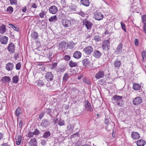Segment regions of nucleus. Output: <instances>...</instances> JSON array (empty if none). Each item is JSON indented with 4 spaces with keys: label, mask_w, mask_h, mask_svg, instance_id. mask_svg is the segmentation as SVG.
Listing matches in <instances>:
<instances>
[{
    "label": "nucleus",
    "mask_w": 146,
    "mask_h": 146,
    "mask_svg": "<svg viewBox=\"0 0 146 146\" xmlns=\"http://www.w3.org/2000/svg\"><path fill=\"white\" fill-rule=\"evenodd\" d=\"M123 98L122 96L116 95L113 96L111 98V100L114 103H115L118 106L123 107L124 103L123 101Z\"/></svg>",
    "instance_id": "nucleus-1"
},
{
    "label": "nucleus",
    "mask_w": 146,
    "mask_h": 146,
    "mask_svg": "<svg viewBox=\"0 0 146 146\" xmlns=\"http://www.w3.org/2000/svg\"><path fill=\"white\" fill-rule=\"evenodd\" d=\"M110 41L109 40H104L102 44V48L103 50L107 51L110 49Z\"/></svg>",
    "instance_id": "nucleus-2"
},
{
    "label": "nucleus",
    "mask_w": 146,
    "mask_h": 146,
    "mask_svg": "<svg viewBox=\"0 0 146 146\" xmlns=\"http://www.w3.org/2000/svg\"><path fill=\"white\" fill-rule=\"evenodd\" d=\"M83 24L85 25L87 30H91L92 27L93 25L92 22L89 20H88L87 19H86L83 22Z\"/></svg>",
    "instance_id": "nucleus-3"
},
{
    "label": "nucleus",
    "mask_w": 146,
    "mask_h": 146,
    "mask_svg": "<svg viewBox=\"0 0 146 146\" xmlns=\"http://www.w3.org/2000/svg\"><path fill=\"white\" fill-rule=\"evenodd\" d=\"M85 110L88 111L92 112L93 111V108L92 107L90 103L88 100H86L85 102Z\"/></svg>",
    "instance_id": "nucleus-4"
},
{
    "label": "nucleus",
    "mask_w": 146,
    "mask_h": 146,
    "mask_svg": "<svg viewBox=\"0 0 146 146\" xmlns=\"http://www.w3.org/2000/svg\"><path fill=\"white\" fill-rule=\"evenodd\" d=\"M142 102V98L141 97L138 96L133 100L132 103L134 105L137 106L138 105L141 104Z\"/></svg>",
    "instance_id": "nucleus-5"
},
{
    "label": "nucleus",
    "mask_w": 146,
    "mask_h": 146,
    "mask_svg": "<svg viewBox=\"0 0 146 146\" xmlns=\"http://www.w3.org/2000/svg\"><path fill=\"white\" fill-rule=\"evenodd\" d=\"M45 78L47 81H52L53 80L54 76L51 72H48L46 73Z\"/></svg>",
    "instance_id": "nucleus-6"
},
{
    "label": "nucleus",
    "mask_w": 146,
    "mask_h": 146,
    "mask_svg": "<svg viewBox=\"0 0 146 146\" xmlns=\"http://www.w3.org/2000/svg\"><path fill=\"white\" fill-rule=\"evenodd\" d=\"M61 22L62 25L65 28L70 27L72 25L71 21L66 19L62 21Z\"/></svg>",
    "instance_id": "nucleus-7"
},
{
    "label": "nucleus",
    "mask_w": 146,
    "mask_h": 146,
    "mask_svg": "<svg viewBox=\"0 0 146 146\" xmlns=\"http://www.w3.org/2000/svg\"><path fill=\"white\" fill-rule=\"evenodd\" d=\"M15 46L13 42H10L8 45L7 49L11 53L15 52Z\"/></svg>",
    "instance_id": "nucleus-8"
},
{
    "label": "nucleus",
    "mask_w": 146,
    "mask_h": 146,
    "mask_svg": "<svg viewBox=\"0 0 146 146\" xmlns=\"http://www.w3.org/2000/svg\"><path fill=\"white\" fill-rule=\"evenodd\" d=\"M50 123L47 119H43L40 123L41 126L43 127L46 128L50 125Z\"/></svg>",
    "instance_id": "nucleus-9"
},
{
    "label": "nucleus",
    "mask_w": 146,
    "mask_h": 146,
    "mask_svg": "<svg viewBox=\"0 0 146 146\" xmlns=\"http://www.w3.org/2000/svg\"><path fill=\"white\" fill-rule=\"evenodd\" d=\"M58 9L57 7L54 5L50 6L49 9V11L50 13L55 14L57 13Z\"/></svg>",
    "instance_id": "nucleus-10"
},
{
    "label": "nucleus",
    "mask_w": 146,
    "mask_h": 146,
    "mask_svg": "<svg viewBox=\"0 0 146 146\" xmlns=\"http://www.w3.org/2000/svg\"><path fill=\"white\" fill-rule=\"evenodd\" d=\"M95 19L96 20H100L103 19V15L97 11L94 14Z\"/></svg>",
    "instance_id": "nucleus-11"
},
{
    "label": "nucleus",
    "mask_w": 146,
    "mask_h": 146,
    "mask_svg": "<svg viewBox=\"0 0 146 146\" xmlns=\"http://www.w3.org/2000/svg\"><path fill=\"white\" fill-rule=\"evenodd\" d=\"M93 48L91 46H88L86 47L84 50L83 51L87 55L90 54L93 51Z\"/></svg>",
    "instance_id": "nucleus-12"
},
{
    "label": "nucleus",
    "mask_w": 146,
    "mask_h": 146,
    "mask_svg": "<svg viewBox=\"0 0 146 146\" xmlns=\"http://www.w3.org/2000/svg\"><path fill=\"white\" fill-rule=\"evenodd\" d=\"M101 55V53L98 50H95L93 52V55L96 58H100Z\"/></svg>",
    "instance_id": "nucleus-13"
},
{
    "label": "nucleus",
    "mask_w": 146,
    "mask_h": 146,
    "mask_svg": "<svg viewBox=\"0 0 146 146\" xmlns=\"http://www.w3.org/2000/svg\"><path fill=\"white\" fill-rule=\"evenodd\" d=\"M14 66V65L13 63L9 62L6 65L5 68L7 71H11L13 70Z\"/></svg>",
    "instance_id": "nucleus-14"
},
{
    "label": "nucleus",
    "mask_w": 146,
    "mask_h": 146,
    "mask_svg": "<svg viewBox=\"0 0 146 146\" xmlns=\"http://www.w3.org/2000/svg\"><path fill=\"white\" fill-rule=\"evenodd\" d=\"M104 75V71L102 70H100L95 75V77L97 79H99L103 77Z\"/></svg>",
    "instance_id": "nucleus-15"
},
{
    "label": "nucleus",
    "mask_w": 146,
    "mask_h": 146,
    "mask_svg": "<svg viewBox=\"0 0 146 146\" xmlns=\"http://www.w3.org/2000/svg\"><path fill=\"white\" fill-rule=\"evenodd\" d=\"M123 46V44L121 43H120L118 45L115 51V52L117 53V54H120L123 51V50H122Z\"/></svg>",
    "instance_id": "nucleus-16"
},
{
    "label": "nucleus",
    "mask_w": 146,
    "mask_h": 146,
    "mask_svg": "<svg viewBox=\"0 0 146 146\" xmlns=\"http://www.w3.org/2000/svg\"><path fill=\"white\" fill-rule=\"evenodd\" d=\"M82 62L83 66L84 67H88L90 64V61L87 58H86L83 60Z\"/></svg>",
    "instance_id": "nucleus-17"
},
{
    "label": "nucleus",
    "mask_w": 146,
    "mask_h": 146,
    "mask_svg": "<svg viewBox=\"0 0 146 146\" xmlns=\"http://www.w3.org/2000/svg\"><path fill=\"white\" fill-rule=\"evenodd\" d=\"M37 141L35 138L31 139L29 142V146H37Z\"/></svg>",
    "instance_id": "nucleus-18"
},
{
    "label": "nucleus",
    "mask_w": 146,
    "mask_h": 146,
    "mask_svg": "<svg viewBox=\"0 0 146 146\" xmlns=\"http://www.w3.org/2000/svg\"><path fill=\"white\" fill-rule=\"evenodd\" d=\"M131 137L134 139H137L140 137V135L137 132H132L131 133Z\"/></svg>",
    "instance_id": "nucleus-19"
},
{
    "label": "nucleus",
    "mask_w": 146,
    "mask_h": 146,
    "mask_svg": "<svg viewBox=\"0 0 146 146\" xmlns=\"http://www.w3.org/2000/svg\"><path fill=\"white\" fill-rule=\"evenodd\" d=\"M82 53L80 51H77L73 54V57L76 59L80 58L81 56Z\"/></svg>",
    "instance_id": "nucleus-20"
},
{
    "label": "nucleus",
    "mask_w": 146,
    "mask_h": 146,
    "mask_svg": "<svg viewBox=\"0 0 146 146\" xmlns=\"http://www.w3.org/2000/svg\"><path fill=\"white\" fill-rule=\"evenodd\" d=\"M54 110L53 109L50 108H48L44 110V112H45V113H46L48 115H49L50 116L52 117V115L51 113H52V111H54Z\"/></svg>",
    "instance_id": "nucleus-21"
},
{
    "label": "nucleus",
    "mask_w": 146,
    "mask_h": 146,
    "mask_svg": "<svg viewBox=\"0 0 146 146\" xmlns=\"http://www.w3.org/2000/svg\"><path fill=\"white\" fill-rule=\"evenodd\" d=\"M8 40L7 37H0V42L2 44H6L8 42Z\"/></svg>",
    "instance_id": "nucleus-22"
},
{
    "label": "nucleus",
    "mask_w": 146,
    "mask_h": 146,
    "mask_svg": "<svg viewBox=\"0 0 146 146\" xmlns=\"http://www.w3.org/2000/svg\"><path fill=\"white\" fill-rule=\"evenodd\" d=\"M145 143V141L141 139L138 140L137 142V146H143Z\"/></svg>",
    "instance_id": "nucleus-23"
},
{
    "label": "nucleus",
    "mask_w": 146,
    "mask_h": 146,
    "mask_svg": "<svg viewBox=\"0 0 146 146\" xmlns=\"http://www.w3.org/2000/svg\"><path fill=\"white\" fill-rule=\"evenodd\" d=\"M15 139L17 141H16V144L17 145H19L21 141L22 137L21 135L15 137Z\"/></svg>",
    "instance_id": "nucleus-24"
},
{
    "label": "nucleus",
    "mask_w": 146,
    "mask_h": 146,
    "mask_svg": "<svg viewBox=\"0 0 146 146\" xmlns=\"http://www.w3.org/2000/svg\"><path fill=\"white\" fill-rule=\"evenodd\" d=\"M80 3L85 6L88 7L89 5L90 2L89 0H81Z\"/></svg>",
    "instance_id": "nucleus-25"
},
{
    "label": "nucleus",
    "mask_w": 146,
    "mask_h": 146,
    "mask_svg": "<svg viewBox=\"0 0 146 146\" xmlns=\"http://www.w3.org/2000/svg\"><path fill=\"white\" fill-rule=\"evenodd\" d=\"M6 26L3 24L0 26V33L3 34L6 31Z\"/></svg>",
    "instance_id": "nucleus-26"
},
{
    "label": "nucleus",
    "mask_w": 146,
    "mask_h": 146,
    "mask_svg": "<svg viewBox=\"0 0 146 146\" xmlns=\"http://www.w3.org/2000/svg\"><path fill=\"white\" fill-rule=\"evenodd\" d=\"M58 18L62 21L66 19V17L64 14L61 13L58 15Z\"/></svg>",
    "instance_id": "nucleus-27"
},
{
    "label": "nucleus",
    "mask_w": 146,
    "mask_h": 146,
    "mask_svg": "<svg viewBox=\"0 0 146 146\" xmlns=\"http://www.w3.org/2000/svg\"><path fill=\"white\" fill-rule=\"evenodd\" d=\"M141 88L140 85L138 84L133 83V88L134 90H139Z\"/></svg>",
    "instance_id": "nucleus-28"
},
{
    "label": "nucleus",
    "mask_w": 146,
    "mask_h": 146,
    "mask_svg": "<svg viewBox=\"0 0 146 146\" xmlns=\"http://www.w3.org/2000/svg\"><path fill=\"white\" fill-rule=\"evenodd\" d=\"M1 80L3 81L9 83L10 82L11 78L9 76H5L2 78Z\"/></svg>",
    "instance_id": "nucleus-29"
},
{
    "label": "nucleus",
    "mask_w": 146,
    "mask_h": 146,
    "mask_svg": "<svg viewBox=\"0 0 146 146\" xmlns=\"http://www.w3.org/2000/svg\"><path fill=\"white\" fill-rule=\"evenodd\" d=\"M78 64L77 63L74 62L72 60L70 61L69 63V66L71 68L77 66Z\"/></svg>",
    "instance_id": "nucleus-30"
},
{
    "label": "nucleus",
    "mask_w": 146,
    "mask_h": 146,
    "mask_svg": "<svg viewBox=\"0 0 146 146\" xmlns=\"http://www.w3.org/2000/svg\"><path fill=\"white\" fill-rule=\"evenodd\" d=\"M57 20V17L56 15H54L51 16L48 19V20L50 22L55 23L56 21Z\"/></svg>",
    "instance_id": "nucleus-31"
},
{
    "label": "nucleus",
    "mask_w": 146,
    "mask_h": 146,
    "mask_svg": "<svg viewBox=\"0 0 146 146\" xmlns=\"http://www.w3.org/2000/svg\"><path fill=\"white\" fill-rule=\"evenodd\" d=\"M21 113L22 111L21 108L20 107H18L15 110V113L17 117H18Z\"/></svg>",
    "instance_id": "nucleus-32"
},
{
    "label": "nucleus",
    "mask_w": 146,
    "mask_h": 146,
    "mask_svg": "<svg viewBox=\"0 0 146 146\" xmlns=\"http://www.w3.org/2000/svg\"><path fill=\"white\" fill-rule=\"evenodd\" d=\"M51 135L50 131H47L44 132L42 137L46 139L48 138Z\"/></svg>",
    "instance_id": "nucleus-33"
},
{
    "label": "nucleus",
    "mask_w": 146,
    "mask_h": 146,
    "mask_svg": "<svg viewBox=\"0 0 146 146\" xmlns=\"http://www.w3.org/2000/svg\"><path fill=\"white\" fill-rule=\"evenodd\" d=\"M66 44L67 43H66V42L64 41H62L60 43L59 46L60 48L63 49L66 47Z\"/></svg>",
    "instance_id": "nucleus-34"
},
{
    "label": "nucleus",
    "mask_w": 146,
    "mask_h": 146,
    "mask_svg": "<svg viewBox=\"0 0 146 146\" xmlns=\"http://www.w3.org/2000/svg\"><path fill=\"white\" fill-rule=\"evenodd\" d=\"M19 80V78L18 76L16 75L13 77L12 81L13 83L17 84Z\"/></svg>",
    "instance_id": "nucleus-35"
},
{
    "label": "nucleus",
    "mask_w": 146,
    "mask_h": 146,
    "mask_svg": "<svg viewBox=\"0 0 146 146\" xmlns=\"http://www.w3.org/2000/svg\"><path fill=\"white\" fill-rule=\"evenodd\" d=\"M121 64V62L120 61L117 60L115 61L114 63V65L115 67L116 68H119Z\"/></svg>",
    "instance_id": "nucleus-36"
},
{
    "label": "nucleus",
    "mask_w": 146,
    "mask_h": 146,
    "mask_svg": "<svg viewBox=\"0 0 146 146\" xmlns=\"http://www.w3.org/2000/svg\"><path fill=\"white\" fill-rule=\"evenodd\" d=\"M69 78L68 74L66 73L64 74L63 77V78L62 80L66 82Z\"/></svg>",
    "instance_id": "nucleus-37"
},
{
    "label": "nucleus",
    "mask_w": 146,
    "mask_h": 146,
    "mask_svg": "<svg viewBox=\"0 0 146 146\" xmlns=\"http://www.w3.org/2000/svg\"><path fill=\"white\" fill-rule=\"evenodd\" d=\"M58 125L60 126L65 125L64 121L61 118H60L58 121Z\"/></svg>",
    "instance_id": "nucleus-38"
},
{
    "label": "nucleus",
    "mask_w": 146,
    "mask_h": 146,
    "mask_svg": "<svg viewBox=\"0 0 146 146\" xmlns=\"http://www.w3.org/2000/svg\"><path fill=\"white\" fill-rule=\"evenodd\" d=\"M37 85L38 86L41 87L43 86L44 85V82L41 80H37Z\"/></svg>",
    "instance_id": "nucleus-39"
},
{
    "label": "nucleus",
    "mask_w": 146,
    "mask_h": 146,
    "mask_svg": "<svg viewBox=\"0 0 146 146\" xmlns=\"http://www.w3.org/2000/svg\"><path fill=\"white\" fill-rule=\"evenodd\" d=\"M47 57L50 61H51L53 57V53L52 52H49L47 54Z\"/></svg>",
    "instance_id": "nucleus-40"
},
{
    "label": "nucleus",
    "mask_w": 146,
    "mask_h": 146,
    "mask_svg": "<svg viewBox=\"0 0 146 146\" xmlns=\"http://www.w3.org/2000/svg\"><path fill=\"white\" fill-rule=\"evenodd\" d=\"M13 7L11 6H9L7 8L6 11L8 13L11 14L13 12Z\"/></svg>",
    "instance_id": "nucleus-41"
},
{
    "label": "nucleus",
    "mask_w": 146,
    "mask_h": 146,
    "mask_svg": "<svg viewBox=\"0 0 146 146\" xmlns=\"http://www.w3.org/2000/svg\"><path fill=\"white\" fill-rule=\"evenodd\" d=\"M83 80L84 82L87 84L89 85L91 84V82L88 78H84Z\"/></svg>",
    "instance_id": "nucleus-42"
},
{
    "label": "nucleus",
    "mask_w": 146,
    "mask_h": 146,
    "mask_svg": "<svg viewBox=\"0 0 146 146\" xmlns=\"http://www.w3.org/2000/svg\"><path fill=\"white\" fill-rule=\"evenodd\" d=\"M34 135L33 132L29 131L28 133L27 137L29 138H33V137Z\"/></svg>",
    "instance_id": "nucleus-43"
},
{
    "label": "nucleus",
    "mask_w": 146,
    "mask_h": 146,
    "mask_svg": "<svg viewBox=\"0 0 146 146\" xmlns=\"http://www.w3.org/2000/svg\"><path fill=\"white\" fill-rule=\"evenodd\" d=\"M21 67V64L20 62L17 63L16 65V69L17 70L20 69Z\"/></svg>",
    "instance_id": "nucleus-44"
},
{
    "label": "nucleus",
    "mask_w": 146,
    "mask_h": 146,
    "mask_svg": "<svg viewBox=\"0 0 146 146\" xmlns=\"http://www.w3.org/2000/svg\"><path fill=\"white\" fill-rule=\"evenodd\" d=\"M33 133L35 135H38L40 134V131L37 129H35Z\"/></svg>",
    "instance_id": "nucleus-45"
},
{
    "label": "nucleus",
    "mask_w": 146,
    "mask_h": 146,
    "mask_svg": "<svg viewBox=\"0 0 146 146\" xmlns=\"http://www.w3.org/2000/svg\"><path fill=\"white\" fill-rule=\"evenodd\" d=\"M67 128L68 129L71 131H72L74 129V127H72V125L70 124L68 125L67 126Z\"/></svg>",
    "instance_id": "nucleus-46"
},
{
    "label": "nucleus",
    "mask_w": 146,
    "mask_h": 146,
    "mask_svg": "<svg viewBox=\"0 0 146 146\" xmlns=\"http://www.w3.org/2000/svg\"><path fill=\"white\" fill-rule=\"evenodd\" d=\"M121 27L122 29L125 31H126V30L125 29V25L124 23H123L122 22H121L120 23Z\"/></svg>",
    "instance_id": "nucleus-47"
},
{
    "label": "nucleus",
    "mask_w": 146,
    "mask_h": 146,
    "mask_svg": "<svg viewBox=\"0 0 146 146\" xmlns=\"http://www.w3.org/2000/svg\"><path fill=\"white\" fill-rule=\"evenodd\" d=\"M141 19L143 23L146 22V14H144L142 16Z\"/></svg>",
    "instance_id": "nucleus-48"
},
{
    "label": "nucleus",
    "mask_w": 146,
    "mask_h": 146,
    "mask_svg": "<svg viewBox=\"0 0 146 146\" xmlns=\"http://www.w3.org/2000/svg\"><path fill=\"white\" fill-rule=\"evenodd\" d=\"M13 29L17 32L19 31V29L17 25H14Z\"/></svg>",
    "instance_id": "nucleus-49"
},
{
    "label": "nucleus",
    "mask_w": 146,
    "mask_h": 146,
    "mask_svg": "<svg viewBox=\"0 0 146 146\" xmlns=\"http://www.w3.org/2000/svg\"><path fill=\"white\" fill-rule=\"evenodd\" d=\"M57 65V63L54 62L53 63L52 65H51L50 68L51 69H53L55 68Z\"/></svg>",
    "instance_id": "nucleus-50"
},
{
    "label": "nucleus",
    "mask_w": 146,
    "mask_h": 146,
    "mask_svg": "<svg viewBox=\"0 0 146 146\" xmlns=\"http://www.w3.org/2000/svg\"><path fill=\"white\" fill-rule=\"evenodd\" d=\"M70 57L69 55H66L64 56V59L68 61L70 59Z\"/></svg>",
    "instance_id": "nucleus-51"
},
{
    "label": "nucleus",
    "mask_w": 146,
    "mask_h": 146,
    "mask_svg": "<svg viewBox=\"0 0 146 146\" xmlns=\"http://www.w3.org/2000/svg\"><path fill=\"white\" fill-rule=\"evenodd\" d=\"M46 87H49L51 88H52V84H51L50 81H48V82L46 84Z\"/></svg>",
    "instance_id": "nucleus-52"
},
{
    "label": "nucleus",
    "mask_w": 146,
    "mask_h": 146,
    "mask_svg": "<svg viewBox=\"0 0 146 146\" xmlns=\"http://www.w3.org/2000/svg\"><path fill=\"white\" fill-rule=\"evenodd\" d=\"M45 113V112H44V111L42 112L40 115L39 116V119H42Z\"/></svg>",
    "instance_id": "nucleus-53"
},
{
    "label": "nucleus",
    "mask_w": 146,
    "mask_h": 146,
    "mask_svg": "<svg viewBox=\"0 0 146 146\" xmlns=\"http://www.w3.org/2000/svg\"><path fill=\"white\" fill-rule=\"evenodd\" d=\"M134 43L135 46H137L139 43V41L138 39L136 38L134 40Z\"/></svg>",
    "instance_id": "nucleus-54"
},
{
    "label": "nucleus",
    "mask_w": 146,
    "mask_h": 146,
    "mask_svg": "<svg viewBox=\"0 0 146 146\" xmlns=\"http://www.w3.org/2000/svg\"><path fill=\"white\" fill-rule=\"evenodd\" d=\"M141 55L143 59L144 58V57L146 58V50L143 51L142 52Z\"/></svg>",
    "instance_id": "nucleus-55"
},
{
    "label": "nucleus",
    "mask_w": 146,
    "mask_h": 146,
    "mask_svg": "<svg viewBox=\"0 0 146 146\" xmlns=\"http://www.w3.org/2000/svg\"><path fill=\"white\" fill-rule=\"evenodd\" d=\"M38 33L35 32H33V33L31 34V36H38Z\"/></svg>",
    "instance_id": "nucleus-56"
},
{
    "label": "nucleus",
    "mask_w": 146,
    "mask_h": 146,
    "mask_svg": "<svg viewBox=\"0 0 146 146\" xmlns=\"http://www.w3.org/2000/svg\"><path fill=\"white\" fill-rule=\"evenodd\" d=\"M10 3L12 5L15 4L17 3L16 0H10Z\"/></svg>",
    "instance_id": "nucleus-57"
},
{
    "label": "nucleus",
    "mask_w": 146,
    "mask_h": 146,
    "mask_svg": "<svg viewBox=\"0 0 146 146\" xmlns=\"http://www.w3.org/2000/svg\"><path fill=\"white\" fill-rule=\"evenodd\" d=\"M78 13L82 17H84L85 15L84 12L82 11H81L80 12H78Z\"/></svg>",
    "instance_id": "nucleus-58"
},
{
    "label": "nucleus",
    "mask_w": 146,
    "mask_h": 146,
    "mask_svg": "<svg viewBox=\"0 0 146 146\" xmlns=\"http://www.w3.org/2000/svg\"><path fill=\"white\" fill-rule=\"evenodd\" d=\"M19 53L17 52L15 53L14 56V58L15 59L17 60V58L19 57Z\"/></svg>",
    "instance_id": "nucleus-59"
},
{
    "label": "nucleus",
    "mask_w": 146,
    "mask_h": 146,
    "mask_svg": "<svg viewBox=\"0 0 146 146\" xmlns=\"http://www.w3.org/2000/svg\"><path fill=\"white\" fill-rule=\"evenodd\" d=\"M94 40L96 42H98L101 40V37H94Z\"/></svg>",
    "instance_id": "nucleus-60"
},
{
    "label": "nucleus",
    "mask_w": 146,
    "mask_h": 146,
    "mask_svg": "<svg viewBox=\"0 0 146 146\" xmlns=\"http://www.w3.org/2000/svg\"><path fill=\"white\" fill-rule=\"evenodd\" d=\"M45 14H44V12L43 11L40 13L39 16L41 18H42L44 17V15Z\"/></svg>",
    "instance_id": "nucleus-61"
},
{
    "label": "nucleus",
    "mask_w": 146,
    "mask_h": 146,
    "mask_svg": "<svg viewBox=\"0 0 146 146\" xmlns=\"http://www.w3.org/2000/svg\"><path fill=\"white\" fill-rule=\"evenodd\" d=\"M109 122V119L108 118H105L104 120V123L108 125Z\"/></svg>",
    "instance_id": "nucleus-62"
},
{
    "label": "nucleus",
    "mask_w": 146,
    "mask_h": 146,
    "mask_svg": "<svg viewBox=\"0 0 146 146\" xmlns=\"http://www.w3.org/2000/svg\"><path fill=\"white\" fill-rule=\"evenodd\" d=\"M31 7L33 8H36L37 7V5L35 3H33L32 4Z\"/></svg>",
    "instance_id": "nucleus-63"
},
{
    "label": "nucleus",
    "mask_w": 146,
    "mask_h": 146,
    "mask_svg": "<svg viewBox=\"0 0 146 146\" xmlns=\"http://www.w3.org/2000/svg\"><path fill=\"white\" fill-rule=\"evenodd\" d=\"M144 24L143 26V29L144 31L145 32L146 31V22L143 23Z\"/></svg>",
    "instance_id": "nucleus-64"
}]
</instances>
